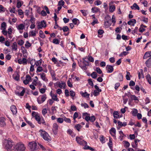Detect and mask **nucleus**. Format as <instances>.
Here are the masks:
<instances>
[{
  "label": "nucleus",
  "instance_id": "ddd939ff",
  "mask_svg": "<svg viewBox=\"0 0 151 151\" xmlns=\"http://www.w3.org/2000/svg\"><path fill=\"white\" fill-rule=\"evenodd\" d=\"M106 68L107 70V72L109 73H112L114 70L113 66L110 65H107L106 66Z\"/></svg>",
  "mask_w": 151,
  "mask_h": 151
},
{
  "label": "nucleus",
  "instance_id": "338daca9",
  "mask_svg": "<svg viewBox=\"0 0 151 151\" xmlns=\"http://www.w3.org/2000/svg\"><path fill=\"white\" fill-rule=\"evenodd\" d=\"M88 83L90 85H91V86H92V87L93 86V82L92 81L91 79H89L88 80Z\"/></svg>",
  "mask_w": 151,
  "mask_h": 151
},
{
  "label": "nucleus",
  "instance_id": "9d476101",
  "mask_svg": "<svg viewBox=\"0 0 151 151\" xmlns=\"http://www.w3.org/2000/svg\"><path fill=\"white\" fill-rule=\"evenodd\" d=\"M38 28L39 29H42V27H45L46 24L44 21H41L38 24Z\"/></svg>",
  "mask_w": 151,
  "mask_h": 151
},
{
  "label": "nucleus",
  "instance_id": "f704fd0d",
  "mask_svg": "<svg viewBox=\"0 0 151 151\" xmlns=\"http://www.w3.org/2000/svg\"><path fill=\"white\" fill-rule=\"evenodd\" d=\"M27 123L32 128H34L35 127L34 125L31 122L29 121H26Z\"/></svg>",
  "mask_w": 151,
  "mask_h": 151
},
{
  "label": "nucleus",
  "instance_id": "58836bf2",
  "mask_svg": "<svg viewBox=\"0 0 151 151\" xmlns=\"http://www.w3.org/2000/svg\"><path fill=\"white\" fill-rule=\"evenodd\" d=\"M17 43L19 45L22 46L24 44V41L22 40H20L17 42Z\"/></svg>",
  "mask_w": 151,
  "mask_h": 151
},
{
  "label": "nucleus",
  "instance_id": "5fc2aeb1",
  "mask_svg": "<svg viewBox=\"0 0 151 151\" xmlns=\"http://www.w3.org/2000/svg\"><path fill=\"white\" fill-rule=\"evenodd\" d=\"M45 74L44 73H42L41 75V78L44 81H45Z\"/></svg>",
  "mask_w": 151,
  "mask_h": 151
},
{
  "label": "nucleus",
  "instance_id": "ea45409f",
  "mask_svg": "<svg viewBox=\"0 0 151 151\" xmlns=\"http://www.w3.org/2000/svg\"><path fill=\"white\" fill-rule=\"evenodd\" d=\"M138 113L137 110L135 109H133V115L136 116V115Z\"/></svg>",
  "mask_w": 151,
  "mask_h": 151
},
{
  "label": "nucleus",
  "instance_id": "f3484780",
  "mask_svg": "<svg viewBox=\"0 0 151 151\" xmlns=\"http://www.w3.org/2000/svg\"><path fill=\"white\" fill-rule=\"evenodd\" d=\"M11 110L14 114H16L17 113V110L16 106L14 105H12L11 107Z\"/></svg>",
  "mask_w": 151,
  "mask_h": 151
},
{
  "label": "nucleus",
  "instance_id": "20e7f679",
  "mask_svg": "<svg viewBox=\"0 0 151 151\" xmlns=\"http://www.w3.org/2000/svg\"><path fill=\"white\" fill-rule=\"evenodd\" d=\"M28 146L31 151H35L38 148L37 143L34 141L29 142Z\"/></svg>",
  "mask_w": 151,
  "mask_h": 151
},
{
  "label": "nucleus",
  "instance_id": "b1692460",
  "mask_svg": "<svg viewBox=\"0 0 151 151\" xmlns=\"http://www.w3.org/2000/svg\"><path fill=\"white\" fill-rule=\"evenodd\" d=\"M92 12L94 13H96L99 11V9L97 7L92 8L91 9Z\"/></svg>",
  "mask_w": 151,
  "mask_h": 151
},
{
  "label": "nucleus",
  "instance_id": "a211bd4d",
  "mask_svg": "<svg viewBox=\"0 0 151 151\" xmlns=\"http://www.w3.org/2000/svg\"><path fill=\"white\" fill-rule=\"evenodd\" d=\"M145 64L147 67L151 68V57L146 62Z\"/></svg>",
  "mask_w": 151,
  "mask_h": 151
},
{
  "label": "nucleus",
  "instance_id": "f8f14e48",
  "mask_svg": "<svg viewBox=\"0 0 151 151\" xmlns=\"http://www.w3.org/2000/svg\"><path fill=\"white\" fill-rule=\"evenodd\" d=\"M18 62L20 64L26 65L27 64V60L25 58H24L22 60L21 59H18Z\"/></svg>",
  "mask_w": 151,
  "mask_h": 151
},
{
  "label": "nucleus",
  "instance_id": "393cba45",
  "mask_svg": "<svg viewBox=\"0 0 151 151\" xmlns=\"http://www.w3.org/2000/svg\"><path fill=\"white\" fill-rule=\"evenodd\" d=\"M24 28V26L22 24H20L17 27V29L19 30H22Z\"/></svg>",
  "mask_w": 151,
  "mask_h": 151
},
{
  "label": "nucleus",
  "instance_id": "0e129e2a",
  "mask_svg": "<svg viewBox=\"0 0 151 151\" xmlns=\"http://www.w3.org/2000/svg\"><path fill=\"white\" fill-rule=\"evenodd\" d=\"M64 121L67 123H70L71 122V120L70 119L65 117L64 119Z\"/></svg>",
  "mask_w": 151,
  "mask_h": 151
},
{
  "label": "nucleus",
  "instance_id": "c9c22d12",
  "mask_svg": "<svg viewBox=\"0 0 151 151\" xmlns=\"http://www.w3.org/2000/svg\"><path fill=\"white\" fill-rule=\"evenodd\" d=\"M52 42L55 44H59L60 41L58 39L55 38L53 39Z\"/></svg>",
  "mask_w": 151,
  "mask_h": 151
},
{
  "label": "nucleus",
  "instance_id": "5701e85b",
  "mask_svg": "<svg viewBox=\"0 0 151 151\" xmlns=\"http://www.w3.org/2000/svg\"><path fill=\"white\" fill-rule=\"evenodd\" d=\"M146 78L149 83L151 85V77L149 74H147L146 76Z\"/></svg>",
  "mask_w": 151,
  "mask_h": 151
},
{
  "label": "nucleus",
  "instance_id": "c03bdc74",
  "mask_svg": "<svg viewBox=\"0 0 151 151\" xmlns=\"http://www.w3.org/2000/svg\"><path fill=\"white\" fill-rule=\"evenodd\" d=\"M87 58L89 61L92 62H94V59L92 56L88 55Z\"/></svg>",
  "mask_w": 151,
  "mask_h": 151
},
{
  "label": "nucleus",
  "instance_id": "864d4df0",
  "mask_svg": "<svg viewBox=\"0 0 151 151\" xmlns=\"http://www.w3.org/2000/svg\"><path fill=\"white\" fill-rule=\"evenodd\" d=\"M39 124H42L44 125H45L46 124L45 120L43 119H40V123H38Z\"/></svg>",
  "mask_w": 151,
  "mask_h": 151
},
{
  "label": "nucleus",
  "instance_id": "cd10ccee",
  "mask_svg": "<svg viewBox=\"0 0 151 151\" xmlns=\"http://www.w3.org/2000/svg\"><path fill=\"white\" fill-rule=\"evenodd\" d=\"M40 36L42 38H44L45 37V35L43 32L41 30L39 31Z\"/></svg>",
  "mask_w": 151,
  "mask_h": 151
},
{
  "label": "nucleus",
  "instance_id": "c85d7f7f",
  "mask_svg": "<svg viewBox=\"0 0 151 151\" xmlns=\"http://www.w3.org/2000/svg\"><path fill=\"white\" fill-rule=\"evenodd\" d=\"M117 78L119 81H122L123 80V75L121 73H119L118 76Z\"/></svg>",
  "mask_w": 151,
  "mask_h": 151
},
{
  "label": "nucleus",
  "instance_id": "79ce46f5",
  "mask_svg": "<svg viewBox=\"0 0 151 151\" xmlns=\"http://www.w3.org/2000/svg\"><path fill=\"white\" fill-rule=\"evenodd\" d=\"M115 8L114 5L111 6L109 8V11L110 12H113L115 10Z\"/></svg>",
  "mask_w": 151,
  "mask_h": 151
},
{
  "label": "nucleus",
  "instance_id": "1a4fd4ad",
  "mask_svg": "<svg viewBox=\"0 0 151 151\" xmlns=\"http://www.w3.org/2000/svg\"><path fill=\"white\" fill-rule=\"evenodd\" d=\"M31 79L30 76L29 75H27L26 76L25 80L23 81V83L25 85H27Z\"/></svg>",
  "mask_w": 151,
  "mask_h": 151
},
{
  "label": "nucleus",
  "instance_id": "2f4dec72",
  "mask_svg": "<svg viewBox=\"0 0 151 151\" xmlns=\"http://www.w3.org/2000/svg\"><path fill=\"white\" fill-rule=\"evenodd\" d=\"M42 60L40 59V60L37 61L35 63V64L37 66H40L42 64Z\"/></svg>",
  "mask_w": 151,
  "mask_h": 151
},
{
  "label": "nucleus",
  "instance_id": "603ef678",
  "mask_svg": "<svg viewBox=\"0 0 151 151\" xmlns=\"http://www.w3.org/2000/svg\"><path fill=\"white\" fill-rule=\"evenodd\" d=\"M108 144L110 148L112 147V141L111 138L109 139V142L108 143Z\"/></svg>",
  "mask_w": 151,
  "mask_h": 151
},
{
  "label": "nucleus",
  "instance_id": "f03ea898",
  "mask_svg": "<svg viewBox=\"0 0 151 151\" xmlns=\"http://www.w3.org/2000/svg\"><path fill=\"white\" fill-rule=\"evenodd\" d=\"M39 132L40 136L45 140L49 141L50 140V137L46 132L44 130L40 129Z\"/></svg>",
  "mask_w": 151,
  "mask_h": 151
},
{
  "label": "nucleus",
  "instance_id": "f257e3e1",
  "mask_svg": "<svg viewBox=\"0 0 151 151\" xmlns=\"http://www.w3.org/2000/svg\"><path fill=\"white\" fill-rule=\"evenodd\" d=\"M26 147L22 142L17 143L13 147V150L14 151H25Z\"/></svg>",
  "mask_w": 151,
  "mask_h": 151
},
{
  "label": "nucleus",
  "instance_id": "aec40b11",
  "mask_svg": "<svg viewBox=\"0 0 151 151\" xmlns=\"http://www.w3.org/2000/svg\"><path fill=\"white\" fill-rule=\"evenodd\" d=\"M110 133L111 135L113 137H115L116 134V130L114 128H112L110 130Z\"/></svg>",
  "mask_w": 151,
  "mask_h": 151
},
{
  "label": "nucleus",
  "instance_id": "6e6552de",
  "mask_svg": "<svg viewBox=\"0 0 151 151\" xmlns=\"http://www.w3.org/2000/svg\"><path fill=\"white\" fill-rule=\"evenodd\" d=\"M40 97L41 100L39 99V98H37V102L40 104L44 102L47 98L46 95L45 94L41 95Z\"/></svg>",
  "mask_w": 151,
  "mask_h": 151
},
{
  "label": "nucleus",
  "instance_id": "de8ad7c7",
  "mask_svg": "<svg viewBox=\"0 0 151 151\" xmlns=\"http://www.w3.org/2000/svg\"><path fill=\"white\" fill-rule=\"evenodd\" d=\"M64 2L62 0H60L58 2V6H63L64 4Z\"/></svg>",
  "mask_w": 151,
  "mask_h": 151
},
{
  "label": "nucleus",
  "instance_id": "bf43d9fd",
  "mask_svg": "<svg viewBox=\"0 0 151 151\" xmlns=\"http://www.w3.org/2000/svg\"><path fill=\"white\" fill-rule=\"evenodd\" d=\"M101 2L99 0L96 1L94 2V4L95 5L97 6L101 5Z\"/></svg>",
  "mask_w": 151,
  "mask_h": 151
},
{
  "label": "nucleus",
  "instance_id": "37998d69",
  "mask_svg": "<svg viewBox=\"0 0 151 151\" xmlns=\"http://www.w3.org/2000/svg\"><path fill=\"white\" fill-rule=\"evenodd\" d=\"M25 47L27 48H28L31 46V44L28 42V41H27L26 43L25 44Z\"/></svg>",
  "mask_w": 151,
  "mask_h": 151
},
{
  "label": "nucleus",
  "instance_id": "052dcab7",
  "mask_svg": "<svg viewBox=\"0 0 151 151\" xmlns=\"http://www.w3.org/2000/svg\"><path fill=\"white\" fill-rule=\"evenodd\" d=\"M5 40V38L3 36L0 37V42L1 43H3L4 42Z\"/></svg>",
  "mask_w": 151,
  "mask_h": 151
},
{
  "label": "nucleus",
  "instance_id": "8fccbe9b",
  "mask_svg": "<svg viewBox=\"0 0 151 151\" xmlns=\"http://www.w3.org/2000/svg\"><path fill=\"white\" fill-rule=\"evenodd\" d=\"M43 70V69L40 66H38L37 69V72H40Z\"/></svg>",
  "mask_w": 151,
  "mask_h": 151
},
{
  "label": "nucleus",
  "instance_id": "3c124183",
  "mask_svg": "<svg viewBox=\"0 0 151 151\" xmlns=\"http://www.w3.org/2000/svg\"><path fill=\"white\" fill-rule=\"evenodd\" d=\"M140 140L137 139H136L134 141V143L135 144V146H134L133 145V148H135L136 147H137V142L140 141Z\"/></svg>",
  "mask_w": 151,
  "mask_h": 151
},
{
  "label": "nucleus",
  "instance_id": "bb28decb",
  "mask_svg": "<svg viewBox=\"0 0 151 151\" xmlns=\"http://www.w3.org/2000/svg\"><path fill=\"white\" fill-rule=\"evenodd\" d=\"M123 143H124V146L126 148H127L129 147L130 145L129 143L127 141H123Z\"/></svg>",
  "mask_w": 151,
  "mask_h": 151
},
{
  "label": "nucleus",
  "instance_id": "72a5a7b5",
  "mask_svg": "<svg viewBox=\"0 0 151 151\" xmlns=\"http://www.w3.org/2000/svg\"><path fill=\"white\" fill-rule=\"evenodd\" d=\"M25 90L24 88L23 89V90L20 93H19V92H18L17 93V94H18V95L19 96H22L24 95L25 93Z\"/></svg>",
  "mask_w": 151,
  "mask_h": 151
},
{
  "label": "nucleus",
  "instance_id": "2eb2a0df",
  "mask_svg": "<svg viewBox=\"0 0 151 151\" xmlns=\"http://www.w3.org/2000/svg\"><path fill=\"white\" fill-rule=\"evenodd\" d=\"M5 121V119L4 118L1 117L0 118V126L1 127H4L6 125Z\"/></svg>",
  "mask_w": 151,
  "mask_h": 151
},
{
  "label": "nucleus",
  "instance_id": "a18cd8bd",
  "mask_svg": "<svg viewBox=\"0 0 151 151\" xmlns=\"http://www.w3.org/2000/svg\"><path fill=\"white\" fill-rule=\"evenodd\" d=\"M80 11L82 13L83 15L84 16H86L87 15V10H81Z\"/></svg>",
  "mask_w": 151,
  "mask_h": 151
},
{
  "label": "nucleus",
  "instance_id": "412c9836",
  "mask_svg": "<svg viewBox=\"0 0 151 151\" xmlns=\"http://www.w3.org/2000/svg\"><path fill=\"white\" fill-rule=\"evenodd\" d=\"M133 9L135 10H139L140 9V8L138 5L136 3H134L133 4Z\"/></svg>",
  "mask_w": 151,
  "mask_h": 151
},
{
  "label": "nucleus",
  "instance_id": "49530a36",
  "mask_svg": "<svg viewBox=\"0 0 151 151\" xmlns=\"http://www.w3.org/2000/svg\"><path fill=\"white\" fill-rule=\"evenodd\" d=\"M91 76L92 78H95L97 77V73L96 72H93L91 74Z\"/></svg>",
  "mask_w": 151,
  "mask_h": 151
},
{
  "label": "nucleus",
  "instance_id": "6e6d98bb",
  "mask_svg": "<svg viewBox=\"0 0 151 151\" xmlns=\"http://www.w3.org/2000/svg\"><path fill=\"white\" fill-rule=\"evenodd\" d=\"M35 118L36 120L37 121L38 123H40V120L41 119L40 116L38 115H37Z\"/></svg>",
  "mask_w": 151,
  "mask_h": 151
},
{
  "label": "nucleus",
  "instance_id": "c756f323",
  "mask_svg": "<svg viewBox=\"0 0 151 151\" xmlns=\"http://www.w3.org/2000/svg\"><path fill=\"white\" fill-rule=\"evenodd\" d=\"M119 133L120 134V136H119V137L120 138V140H123V139H122V138L124 136H125V135H124V134H123V132L121 131H120L119 132Z\"/></svg>",
  "mask_w": 151,
  "mask_h": 151
},
{
  "label": "nucleus",
  "instance_id": "4be33fe9",
  "mask_svg": "<svg viewBox=\"0 0 151 151\" xmlns=\"http://www.w3.org/2000/svg\"><path fill=\"white\" fill-rule=\"evenodd\" d=\"M12 50L16 51L17 50V45L16 42H14L13 43L12 45Z\"/></svg>",
  "mask_w": 151,
  "mask_h": 151
},
{
  "label": "nucleus",
  "instance_id": "6ab92c4d",
  "mask_svg": "<svg viewBox=\"0 0 151 151\" xmlns=\"http://www.w3.org/2000/svg\"><path fill=\"white\" fill-rule=\"evenodd\" d=\"M50 95L52 97V99L54 101H58L59 100L57 98V95L55 94H52L51 93V92L50 93Z\"/></svg>",
  "mask_w": 151,
  "mask_h": 151
},
{
  "label": "nucleus",
  "instance_id": "4d7b16f0",
  "mask_svg": "<svg viewBox=\"0 0 151 151\" xmlns=\"http://www.w3.org/2000/svg\"><path fill=\"white\" fill-rule=\"evenodd\" d=\"M100 92H99L96 90H95L94 91L93 94L94 96H96L99 95Z\"/></svg>",
  "mask_w": 151,
  "mask_h": 151
},
{
  "label": "nucleus",
  "instance_id": "dca6fc26",
  "mask_svg": "<svg viewBox=\"0 0 151 151\" xmlns=\"http://www.w3.org/2000/svg\"><path fill=\"white\" fill-rule=\"evenodd\" d=\"M58 86L61 88H64L66 86L65 83L63 81L59 82Z\"/></svg>",
  "mask_w": 151,
  "mask_h": 151
},
{
  "label": "nucleus",
  "instance_id": "7ed1b4c3",
  "mask_svg": "<svg viewBox=\"0 0 151 151\" xmlns=\"http://www.w3.org/2000/svg\"><path fill=\"white\" fill-rule=\"evenodd\" d=\"M86 56L83 58V61H80V62L79 63V65L80 67L83 69L86 70L87 68L86 66H89V63L88 62L86 61L85 59L86 58Z\"/></svg>",
  "mask_w": 151,
  "mask_h": 151
},
{
  "label": "nucleus",
  "instance_id": "423d86ee",
  "mask_svg": "<svg viewBox=\"0 0 151 151\" xmlns=\"http://www.w3.org/2000/svg\"><path fill=\"white\" fill-rule=\"evenodd\" d=\"M111 17L109 15H106L105 17L104 24L105 26H109L111 24Z\"/></svg>",
  "mask_w": 151,
  "mask_h": 151
},
{
  "label": "nucleus",
  "instance_id": "4468645a",
  "mask_svg": "<svg viewBox=\"0 0 151 151\" xmlns=\"http://www.w3.org/2000/svg\"><path fill=\"white\" fill-rule=\"evenodd\" d=\"M113 116L114 118L118 119L122 117V114L120 115V114L117 111H115L113 113Z\"/></svg>",
  "mask_w": 151,
  "mask_h": 151
},
{
  "label": "nucleus",
  "instance_id": "69168bd1",
  "mask_svg": "<svg viewBox=\"0 0 151 151\" xmlns=\"http://www.w3.org/2000/svg\"><path fill=\"white\" fill-rule=\"evenodd\" d=\"M81 106H83L85 109L88 107V106L86 103H82Z\"/></svg>",
  "mask_w": 151,
  "mask_h": 151
},
{
  "label": "nucleus",
  "instance_id": "13d9d810",
  "mask_svg": "<svg viewBox=\"0 0 151 151\" xmlns=\"http://www.w3.org/2000/svg\"><path fill=\"white\" fill-rule=\"evenodd\" d=\"M6 24L5 22H3L2 23L1 25V27L4 28V29H6Z\"/></svg>",
  "mask_w": 151,
  "mask_h": 151
},
{
  "label": "nucleus",
  "instance_id": "9b49d317",
  "mask_svg": "<svg viewBox=\"0 0 151 151\" xmlns=\"http://www.w3.org/2000/svg\"><path fill=\"white\" fill-rule=\"evenodd\" d=\"M58 128V125L56 123H54L53 125L52 130L54 133L56 134H57Z\"/></svg>",
  "mask_w": 151,
  "mask_h": 151
},
{
  "label": "nucleus",
  "instance_id": "680f3d73",
  "mask_svg": "<svg viewBox=\"0 0 151 151\" xmlns=\"http://www.w3.org/2000/svg\"><path fill=\"white\" fill-rule=\"evenodd\" d=\"M70 95L71 96L73 97L75 96V93L73 91L71 90L70 91Z\"/></svg>",
  "mask_w": 151,
  "mask_h": 151
},
{
  "label": "nucleus",
  "instance_id": "e433bc0d",
  "mask_svg": "<svg viewBox=\"0 0 151 151\" xmlns=\"http://www.w3.org/2000/svg\"><path fill=\"white\" fill-rule=\"evenodd\" d=\"M134 100L135 101V102L136 103H137L138 102L139 100L137 98V97L135 95H133V100Z\"/></svg>",
  "mask_w": 151,
  "mask_h": 151
},
{
  "label": "nucleus",
  "instance_id": "774afa93",
  "mask_svg": "<svg viewBox=\"0 0 151 151\" xmlns=\"http://www.w3.org/2000/svg\"><path fill=\"white\" fill-rule=\"evenodd\" d=\"M78 116V114L77 112H75L73 115V119L75 120L77 118Z\"/></svg>",
  "mask_w": 151,
  "mask_h": 151
},
{
  "label": "nucleus",
  "instance_id": "0eeeda50",
  "mask_svg": "<svg viewBox=\"0 0 151 151\" xmlns=\"http://www.w3.org/2000/svg\"><path fill=\"white\" fill-rule=\"evenodd\" d=\"M76 139L77 142L80 145H84L87 144L86 142L83 140L79 137H76Z\"/></svg>",
  "mask_w": 151,
  "mask_h": 151
},
{
  "label": "nucleus",
  "instance_id": "4c0bfd02",
  "mask_svg": "<svg viewBox=\"0 0 151 151\" xmlns=\"http://www.w3.org/2000/svg\"><path fill=\"white\" fill-rule=\"evenodd\" d=\"M130 75V73L128 71H127V75L126 76V79L127 80H129L130 79V77H129V76Z\"/></svg>",
  "mask_w": 151,
  "mask_h": 151
},
{
  "label": "nucleus",
  "instance_id": "a878e982",
  "mask_svg": "<svg viewBox=\"0 0 151 151\" xmlns=\"http://www.w3.org/2000/svg\"><path fill=\"white\" fill-rule=\"evenodd\" d=\"M81 94L82 96L84 97L88 98L90 96V94L86 92H85V93H81Z\"/></svg>",
  "mask_w": 151,
  "mask_h": 151
},
{
  "label": "nucleus",
  "instance_id": "e2e57ef3",
  "mask_svg": "<svg viewBox=\"0 0 151 151\" xmlns=\"http://www.w3.org/2000/svg\"><path fill=\"white\" fill-rule=\"evenodd\" d=\"M42 114L45 116V115L47 113V109L46 108L43 109L42 111Z\"/></svg>",
  "mask_w": 151,
  "mask_h": 151
},
{
  "label": "nucleus",
  "instance_id": "7c9ffc66",
  "mask_svg": "<svg viewBox=\"0 0 151 151\" xmlns=\"http://www.w3.org/2000/svg\"><path fill=\"white\" fill-rule=\"evenodd\" d=\"M150 56L149 53L148 52H147L143 56V58L144 59H146Z\"/></svg>",
  "mask_w": 151,
  "mask_h": 151
},
{
  "label": "nucleus",
  "instance_id": "09e8293b",
  "mask_svg": "<svg viewBox=\"0 0 151 151\" xmlns=\"http://www.w3.org/2000/svg\"><path fill=\"white\" fill-rule=\"evenodd\" d=\"M57 122L60 123H62L63 122L64 119H63V118H58L57 119Z\"/></svg>",
  "mask_w": 151,
  "mask_h": 151
},
{
  "label": "nucleus",
  "instance_id": "39448f33",
  "mask_svg": "<svg viewBox=\"0 0 151 151\" xmlns=\"http://www.w3.org/2000/svg\"><path fill=\"white\" fill-rule=\"evenodd\" d=\"M5 142L6 144L5 148L7 150V151H12L11 150V149L13 146L14 143L9 139L6 140Z\"/></svg>",
  "mask_w": 151,
  "mask_h": 151
},
{
  "label": "nucleus",
  "instance_id": "473e14b6",
  "mask_svg": "<svg viewBox=\"0 0 151 151\" xmlns=\"http://www.w3.org/2000/svg\"><path fill=\"white\" fill-rule=\"evenodd\" d=\"M79 20L76 18L73 19L72 20L73 22L75 24L78 25V24H77V22H79Z\"/></svg>",
  "mask_w": 151,
  "mask_h": 151
},
{
  "label": "nucleus",
  "instance_id": "a19ab883",
  "mask_svg": "<svg viewBox=\"0 0 151 151\" xmlns=\"http://www.w3.org/2000/svg\"><path fill=\"white\" fill-rule=\"evenodd\" d=\"M62 30L64 32H66L69 30V29L67 26H65L62 28Z\"/></svg>",
  "mask_w": 151,
  "mask_h": 151
}]
</instances>
